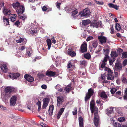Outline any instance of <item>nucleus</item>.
I'll return each mask as SVG.
<instances>
[{
  "mask_svg": "<svg viewBox=\"0 0 127 127\" xmlns=\"http://www.w3.org/2000/svg\"><path fill=\"white\" fill-rule=\"evenodd\" d=\"M90 108L92 113H94L95 117L94 119V124L96 127H97L98 123V116L97 115L98 113V108L95 105L94 101L92 100L90 103Z\"/></svg>",
  "mask_w": 127,
  "mask_h": 127,
  "instance_id": "f257e3e1",
  "label": "nucleus"
},
{
  "mask_svg": "<svg viewBox=\"0 0 127 127\" xmlns=\"http://www.w3.org/2000/svg\"><path fill=\"white\" fill-rule=\"evenodd\" d=\"M90 12L88 8L84 9L83 11L81 12L79 14V15L81 17H82L88 16L90 14Z\"/></svg>",
  "mask_w": 127,
  "mask_h": 127,
  "instance_id": "f03ea898",
  "label": "nucleus"
},
{
  "mask_svg": "<svg viewBox=\"0 0 127 127\" xmlns=\"http://www.w3.org/2000/svg\"><path fill=\"white\" fill-rule=\"evenodd\" d=\"M29 32L32 35H35L37 31L36 29L34 28V25L33 24L30 25L28 28Z\"/></svg>",
  "mask_w": 127,
  "mask_h": 127,
  "instance_id": "7ed1b4c3",
  "label": "nucleus"
},
{
  "mask_svg": "<svg viewBox=\"0 0 127 127\" xmlns=\"http://www.w3.org/2000/svg\"><path fill=\"white\" fill-rule=\"evenodd\" d=\"M70 10L68 11V12H71V17L73 19H75L77 17V14L78 13L77 10V9L74 8H70Z\"/></svg>",
  "mask_w": 127,
  "mask_h": 127,
  "instance_id": "20e7f679",
  "label": "nucleus"
},
{
  "mask_svg": "<svg viewBox=\"0 0 127 127\" xmlns=\"http://www.w3.org/2000/svg\"><path fill=\"white\" fill-rule=\"evenodd\" d=\"M94 92L92 88H90L88 90V94H86L85 98L86 101L90 98L93 95Z\"/></svg>",
  "mask_w": 127,
  "mask_h": 127,
  "instance_id": "39448f33",
  "label": "nucleus"
},
{
  "mask_svg": "<svg viewBox=\"0 0 127 127\" xmlns=\"http://www.w3.org/2000/svg\"><path fill=\"white\" fill-rule=\"evenodd\" d=\"M101 25V21H93L90 24L91 27L97 28L100 26Z\"/></svg>",
  "mask_w": 127,
  "mask_h": 127,
  "instance_id": "423d86ee",
  "label": "nucleus"
},
{
  "mask_svg": "<svg viewBox=\"0 0 127 127\" xmlns=\"http://www.w3.org/2000/svg\"><path fill=\"white\" fill-rule=\"evenodd\" d=\"M64 97L62 96H60L57 98V106L58 107L60 106L62 102L64 101Z\"/></svg>",
  "mask_w": 127,
  "mask_h": 127,
  "instance_id": "0eeeda50",
  "label": "nucleus"
},
{
  "mask_svg": "<svg viewBox=\"0 0 127 127\" xmlns=\"http://www.w3.org/2000/svg\"><path fill=\"white\" fill-rule=\"evenodd\" d=\"M98 95L102 99L104 100L106 99L108 97L106 92L103 91H100Z\"/></svg>",
  "mask_w": 127,
  "mask_h": 127,
  "instance_id": "6e6552de",
  "label": "nucleus"
},
{
  "mask_svg": "<svg viewBox=\"0 0 127 127\" xmlns=\"http://www.w3.org/2000/svg\"><path fill=\"white\" fill-rule=\"evenodd\" d=\"M17 97L15 96H13L10 99V104L11 106H14L15 105L17 100Z\"/></svg>",
  "mask_w": 127,
  "mask_h": 127,
  "instance_id": "1a4fd4ad",
  "label": "nucleus"
},
{
  "mask_svg": "<svg viewBox=\"0 0 127 127\" xmlns=\"http://www.w3.org/2000/svg\"><path fill=\"white\" fill-rule=\"evenodd\" d=\"M98 38L101 44L105 43L107 39V38L106 37L102 35L98 36Z\"/></svg>",
  "mask_w": 127,
  "mask_h": 127,
  "instance_id": "9d476101",
  "label": "nucleus"
},
{
  "mask_svg": "<svg viewBox=\"0 0 127 127\" xmlns=\"http://www.w3.org/2000/svg\"><path fill=\"white\" fill-rule=\"evenodd\" d=\"M14 89L12 87L8 86L5 89V95L7 93H10L14 91Z\"/></svg>",
  "mask_w": 127,
  "mask_h": 127,
  "instance_id": "9b49d317",
  "label": "nucleus"
},
{
  "mask_svg": "<svg viewBox=\"0 0 127 127\" xmlns=\"http://www.w3.org/2000/svg\"><path fill=\"white\" fill-rule=\"evenodd\" d=\"M87 51V44L86 43H83L81 47L80 51L82 53H84L86 52Z\"/></svg>",
  "mask_w": 127,
  "mask_h": 127,
  "instance_id": "f8f14e48",
  "label": "nucleus"
},
{
  "mask_svg": "<svg viewBox=\"0 0 127 127\" xmlns=\"http://www.w3.org/2000/svg\"><path fill=\"white\" fill-rule=\"evenodd\" d=\"M16 10L17 14L23 13L25 10L24 7L23 5H21Z\"/></svg>",
  "mask_w": 127,
  "mask_h": 127,
  "instance_id": "ddd939ff",
  "label": "nucleus"
},
{
  "mask_svg": "<svg viewBox=\"0 0 127 127\" xmlns=\"http://www.w3.org/2000/svg\"><path fill=\"white\" fill-rule=\"evenodd\" d=\"M20 75L18 73H10L8 75V77H9L12 79H14L18 77Z\"/></svg>",
  "mask_w": 127,
  "mask_h": 127,
  "instance_id": "4468645a",
  "label": "nucleus"
},
{
  "mask_svg": "<svg viewBox=\"0 0 127 127\" xmlns=\"http://www.w3.org/2000/svg\"><path fill=\"white\" fill-rule=\"evenodd\" d=\"M107 60L108 59L104 58L103 60L102 61V62H101V65L100 67L99 68L100 70H102L103 68L105 67Z\"/></svg>",
  "mask_w": 127,
  "mask_h": 127,
  "instance_id": "2eb2a0df",
  "label": "nucleus"
},
{
  "mask_svg": "<svg viewBox=\"0 0 127 127\" xmlns=\"http://www.w3.org/2000/svg\"><path fill=\"white\" fill-rule=\"evenodd\" d=\"M24 78L27 81L29 82H32L34 80L33 77L28 74L25 75L24 76Z\"/></svg>",
  "mask_w": 127,
  "mask_h": 127,
  "instance_id": "dca6fc26",
  "label": "nucleus"
},
{
  "mask_svg": "<svg viewBox=\"0 0 127 127\" xmlns=\"http://www.w3.org/2000/svg\"><path fill=\"white\" fill-rule=\"evenodd\" d=\"M68 54V55L72 57H74L76 55V53L73 51L72 49L69 48L67 51Z\"/></svg>",
  "mask_w": 127,
  "mask_h": 127,
  "instance_id": "f3484780",
  "label": "nucleus"
},
{
  "mask_svg": "<svg viewBox=\"0 0 127 127\" xmlns=\"http://www.w3.org/2000/svg\"><path fill=\"white\" fill-rule=\"evenodd\" d=\"M103 50L104 54L105 55L104 58L108 59L109 58V56L108 55L109 52V49H103Z\"/></svg>",
  "mask_w": 127,
  "mask_h": 127,
  "instance_id": "a211bd4d",
  "label": "nucleus"
},
{
  "mask_svg": "<svg viewBox=\"0 0 127 127\" xmlns=\"http://www.w3.org/2000/svg\"><path fill=\"white\" fill-rule=\"evenodd\" d=\"M49 103L48 99L47 98H45L43 99V104L42 106L43 109H45Z\"/></svg>",
  "mask_w": 127,
  "mask_h": 127,
  "instance_id": "6ab92c4d",
  "label": "nucleus"
},
{
  "mask_svg": "<svg viewBox=\"0 0 127 127\" xmlns=\"http://www.w3.org/2000/svg\"><path fill=\"white\" fill-rule=\"evenodd\" d=\"M56 74L55 72H53L51 71L48 70L46 72V74L49 76H53Z\"/></svg>",
  "mask_w": 127,
  "mask_h": 127,
  "instance_id": "aec40b11",
  "label": "nucleus"
},
{
  "mask_svg": "<svg viewBox=\"0 0 127 127\" xmlns=\"http://www.w3.org/2000/svg\"><path fill=\"white\" fill-rule=\"evenodd\" d=\"M64 109L63 108H61L58 112L57 115V119H60L61 115L64 110Z\"/></svg>",
  "mask_w": 127,
  "mask_h": 127,
  "instance_id": "412c9836",
  "label": "nucleus"
},
{
  "mask_svg": "<svg viewBox=\"0 0 127 127\" xmlns=\"http://www.w3.org/2000/svg\"><path fill=\"white\" fill-rule=\"evenodd\" d=\"M114 107H111L110 108H108L107 110V114L109 116V115L113 113L114 111L113 109Z\"/></svg>",
  "mask_w": 127,
  "mask_h": 127,
  "instance_id": "4be33fe9",
  "label": "nucleus"
},
{
  "mask_svg": "<svg viewBox=\"0 0 127 127\" xmlns=\"http://www.w3.org/2000/svg\"><path fill=\"white\" fill-rule=\"evenodd\" d=\"M12 6L15 9H16L21 5L20 3L17 2L13 3Z\"/></svg>",
  "mask_w": 127,
  "mask_h": 127,
  "instance_id": "5701e85b",
  "label": "nucleus"
},
{
  "mask_svg": "<svg viewBox=\"0 0 127 127\" xmlns=\"http://www.w3.org/2000/svg\"><path fill=\"white\" fill-rule=\"evenodd\" d=\"M0 68L4 72L6 73L7 70V68L5 64H3L0 65Z\"/></svg>",
  "mask_w": 127,
  "mask_h": 127,
  "instance_id": "b1692460",
  "label": "nucleus"
},
{
  "mask_svg": "<svg viewBox=\"0 0 127 127\" xmlns=\"http://www.w3.org/2000/svg\"><path fill=\"white\" fill-rule=\"evenodd\" d=\"M113 74H107L106 76L108 80H113L114 79V76Z\"/></svg>",
  "mask_w": 127,
  "mask_h": 127,
  "instance_id": "393cba45",
  "label": "nucleus"
},
{
  "mask_svg": "<svg viewBox=\"0 0 127 127\" xmlns=\"http://www.w3.org/2000/svg\"><path fill=\"white\" fill-rule=\"evenodd\" d=\"M108 6L110 8H114L116 10H118L119 6H117L116 5H114L111 3H109L108 4Z\"/></svg>",
  "mask_w": 127,
  "mask_h": 127,
  "instance_id": "a878e982",
  "label": "nucleus"
},
{
  "mask_svg": "<svg viewBox=\"0 0 127 127\" xmlns=\"http://www.w3.org/2000/svg\"><path fill=\"white\" fill-rule=\"evenodd\" d=\"M71 85L69 84L64 88V90H65L66 93H68L71 90Z\"/></svg>",
  "mask_w": 127,
  "mask_h": 127,
  "instance_id": "bb28decb",
  "label": "nucleus"
},
{
  "mask_svg": "<svg viewBox=\"0 0 127 127\" xmlns=\"http://www.w3.org/2000/svg\"><path fill=\"white\" fill-rule=\"evenodd\" d=\"M122 65L120 63H117L115 64V70H121L122 69Z\"/></svg>",
  "mask_w": 127,
  "mask_h": 127,
  "instance_id": "cd10ccee",
  "label": "nucleus"
},
{
  "mask_svg": "<svg viewBox=\"0 0 127 127\" xmlns=\"http://www.w3.org/2000/svg\"><path fill=\"white\" fill-rule=\"evenodd\" d=\"M83 119L81 117H80L79 118V122L80 127H83Z\"/></svg>",
  "mask_w": 127,
  "mask_h": 127,
  "instance_id": "c85d7f7f",
  "label": "nucleus"
},
{
  "mask_svg": "<svg viewBox=\"0 0 127 127\" xmlns=\"http://www.w3.org/2000/svg\"><path fill=\"white\" fill-rule=\"evenodd\" d=\"M11 11L10 9H4L3 11V13L5 15H9L11 13Z\"/></svg>",
  "mask_w": 127,
  "mask_h": 127,
  "instance_id": "c756f323",
  "label": "nucleus"
},
{
  "mask_svg": "<svg viewBox=\"0 0 127 127\" xmlns=\"http://www.w3.org/2000/svg\"><path fill=\"white\" fill-rule=\"evenodd\" d=\"M53 109L54 106L53 105L50 106H49L48 111L49 113V115L51 116L52 115Z\"/></svg>",
  "mask_w": 127,
  "mask_h": 127,
  "instance_id": "7c9ffc66",
  "label": "nucleus"
},
{
  "mask_svg": "<svg viewBox=\"0 0 127 127\" xmlns=\"http://www.w3.org/2000/svg\"><path fill=\"white\" fill-rule=\"evenodd\" d=\"M3 19L4 24L6 25H9V19L8 18H6L4 16H3Z\"/></svg>",
  "mask_w": 127,
  "mask_h": 127,
  "instance_id": "2f4dec72",
  "label": "nucleus"
},
{
  "mask_svg": "<svg viewBox=\"0 0 127 127\" xmlns=\"http://www.w3.org/2000/svg\"><path fill=\"white\" fill-rule=\"evenodd\" d=\"M90 20L89 19L84 20L82 21V25H83L85 26L90 23Z\"/></svg>",
  "mask_w": 127,
  "mask_h": 127,
  "instance_id": "473e14b6",
  "label": "nucleus"
},
{
  "mask_svg": "<svg viewBox=\"0 0 127 127\" xmlns=\"http://www.w3.org/2000/svg\"><path fill=\"white\" fill-rule=\"evenodd\" d=\"M47 44L48 46V50H49L50 48L51 45V40L50 39H47L46 40Z\"/></svg>",
  "mask_w": 127,
  "mask_h": 127,
  "instance_id": "72a5a7b5",
  "label": "nucleus"
},
{
  "mask_svg": "<svg viewBox=\"0 0 127 127\" xmlns=\"http://www.w3.org/2000/svg\"><path fill=\"white\" fill-rule=\"evenodd\" d=\"M111 55L112 57L114 58L117 57L118 55L116 51H112L111 53Z\"/></svg>",
  "mask_w": 127,
  "mask_h": 127,
  "instance_id": "f704fd0d",
  "label": "nucleus"
},
{
  "mask_svg": "<svg viewBox=\"0 0 127 127\" xmlns=\"http://www.w3.org/2000/svg\"><path fill=\"white\" fill-rule=\"evenodd\" d=\"M75 66L72 64V63L70 62H69L68 63L67 65V68H70L72 67L73 68Z\"/></svg>",
  "mask_w": 127,
  "mask_h": 127,
  "instance_id": "c9c22d12",
  "label": "nucleus"
},
{
  "mask_svg": "<svg viewBox=\"0 0 127 127\" xmlns=\"http://www.w3.org/2000/svg\"><path fill=\"white\" fill-rule=\"evenodd\" d=\"M92 45L93 47L94 48H96L98 45V43L96 41H92Z\"/></svg>",
  "mask_w": 127,
  "mask_h": 127,
  "instance_id": "e433bc0d",
  "label": "nucleus"
},
{
  "mask_svg": "<svg viewBox=\"0 0 127 127\" xmlns=\"http://www.w3.org/2000/svg\"><path fill=\"white\" fill-rule=\"evenodd\" d=\"M118 121L120 122H124L126 120L125 118L124 117H119L118 119Z\"/></svg>",
  "mask_w": 127,
  "mask_h": 127,
  "instance_id": "4c0bfd02",
  "label": "nucleus"
},
{
  "mask_svg": "<svg viewBox=\"0 0 127 127\" xmlns=\"http://www.w3.org/2000/svg\"><path fill=\"white\" fill-rule=\"evenodd\" d=\"M19 17L20 19H22L23 20H24L27 18L26 15L23 14L21 15H19Z\"/></svg>",
  "mask_w": 127,
  "mask_h": 127,
  "instance_id": "58836bf2",
  "label": "nucleus"
},
{
  "mask_svg": "<svg viewBox=\"0 0 127 127\" xmlns=\"http://www.w3.org/2000/svg\"><path fill=\"white\" fill-rule=\"evenodd\" d=\"M84 57L87 59H89L91 58V55L90 54L87 53L84 55Z\"/></svg>",
  "mask_w": 127,
  "mask_h": 127,
  "instance_id": "ea45409f",
  "label": "nucleus"
},
{
  "mask_svg": "<svg viewBox=\"0 0 127 127\" xmlns=\"http://www.w3.org/2000/svg\"><path fill=\"white\" fill-rule=\"evenodd\" d=\"M80 64L81 65L85 66L87 64V62L84 60L80 61Z\"/></svg>",
  "mask_w": 127,
  "mask_h": 127,
  "instance_id": "a19ab883",
  "label": "nucleus"
},
{
  "mask_svg": "<svg viewBox=\"0 0 127 127\" xmlns=\"http://www.w3.org/2000/svg\"><path fill=\"white\" fill-rule=\"evenodd\" d=\"M13 16L14 17V18L13 17H11L10 18V19L11 20V21L12 22H14L16 20V18L17 17V15L16 14H14Z\"/></svg>",
  "mask_w": 127,
  "mask_h": 127,
  "instance_id": "79ce46f5",
  "label": "nucleus"
},
{
  "mask_svg": "<svg viewBox=\"0 0 127 127\" xmlns=\"http://www.w3.org/2000/svg\"><path fill=\"white\" fill-rule=\"evenodd\" d=\"M115 27L116 30L117 31H119L121 29V26L118 23L116 24Z\"/></svg>",
  "mask_w": 127,
  "mask_h": 127,
  "instance_id": "37998d69",
  "label": "nucleus"
},
{
  "mask_svg": "<svg viewBox=\"0 0 127 127\" xmlns=\"http://www.w3.org/2000/svg\"><path fill=\"white\" fill-rule=\"evenodd\" d=\"M127 57V52H123L122 54V58H126Z\"/></svg>",
  "mask_w": 127,
  "mask_h": 127,
  "instance_id": "c03bdc74",
  "label": "nucleus"
},
{
  "mask_svg": "<svg viewBox=\"0 0 127 127\" xmlns=\"http://www.w3.org/2000/svg\"><path fill=\"white\" fill-rule=\"evenodd\" d=\"M36 104L38 106V110L39 111L41 109V102L39 101H38L37 103Z\"/></svg>",
  "mask_w": 127,
  "mask_h": 127,
  "instance_id": "a18cd8bd",
  "label": "nucleus"
},
{
  "mask_svg": "<svg viewBox=\"0 0 127 127\" xmlns=\"http://www.w3.org/2000/svg\"><path fill=\"white\" fill-rule=\"evenodd\" d=\"M113 125L115 127H121V124L117 122L114 123Z\"/></svg>",
  "mask_w": 127,
  "mask_h": 127,
  "instance_id": "49530a36",
  "label": "nucleus"
},
{
  "mask_svg": "<svg viewBox=\"0 0 127 127\" xmlns=\"http://www.w3.org/2000/svg\"><path fill=\"white\" fill-rule=\"evenodd\" d=\"M125 95H124V99L127 101V88H126L125 91Z\"/></svg>",
  "mask_w": 127,
  "mask_h": 127,
  "instance_id": "de8ad7c7",
  "label": "nucleus"
},
{
  "mask_svg": "<svg viewBox=\"0 0 127 127\" xmlns=\"http://www.w3.org/2000/svg\"><path fill=\"white\" fill-rule=\"evenodd\" d=\"M117 91V89L115 88H112L111 89L110 92L111 94H113L114 93Z\"/></svg>",
  "mask_w": 127,
  "mask_h": 127,
  "instance_id": "09e8293b",
  "label": "nucleus"
},
{
  "mask_svg": "<svg viewBox=\"0 0 127 127\" xmlns=\"http://www.w3.org/2000/svg\"><path fill=\"white\" fill-rule=\"evenodd\" d=\"M24 38H20V39L16 40V42L18 43H20L24 41Z\"/></svg>",
  "mask_w": 127,
  "mask_h": 127,
  "instance_id": "8fccbe9b",
  "label": "nucleus"
},
{
  "mask_svg": "<svg viewBox=\"0 0 127 127\" xmlns=\"http://www.w3.org/2000/svg\"><path fill=\"white\" fill-rule=\"evenodd\" d=\"M122 81L123 83L125 84H126L127 83V80L126 78L125 77L123 78Z\"/></svg>",
  "mask_w": 127,
  "mask_h": 127,
  "instance_id": "3c124183",
  "label": "nucleus"
},
{
  "mask_svg": "<svg viewBox=\"0 0 127 127\" xmlns=\"http://www.w3.org/2000/svg\"><path fill=\"white\" fill-rule=\"evenodd\" d=\"M121 91H119L118 92H117L115 94V96L116 97H117L118 95H120L121 94Z\"/></svg>",
  "mask_w": 127,
  "mask_h": 127,
  "instance_id": "603ef678",
  "label": "nucleus"
},
{
  "mask_svg": "<svg viewBox=\"0 0 127 127\" xmlns=\"http://www.w3.org/2000/svg\"><path fill=\"white\" fill-rule=\"evenodd\" d=\"M77 113V109L76 108H75L74 110L73 111V115H75Z\"/></svg>",
  "mask_w": 127,
  "mask_h": 127,
  "instance_id": "864d4df0",
  "label": "nucleus"
},
{
  "mask_svg": "<svg viewBox=\"0 0 127 127\" xmlns=\"http://www.w3.org/2000/svg\"><path fill=\"white\" fill-rule=\"evenodd\" d=\"M93 39V36H89L88 37L86 40L87 41H89L90 40L92 39Z\"/></svg>",
  "mask_w": 127,
  "mask_h": 127,
  "instance_id": "5fc2aeb1",
  "label": "nucleus"
},
{
  "mask_svg": "<svg viewBox=\"0 0 127 127\" xmlns=\"http://www.w3.org/2000/svg\"><path fill=\"white\" fill-rule=\"evenodd\" d=\"M56 7L57 8H59V9L60 10V5H61V3H58V2H56Z\"/></svg>",
  "mask_w": 127,
  "mask_h": 127,
  "instance_id": "6e6d98bb",
  "label": "nucleus"
},
{
  "mask_svg": "<svg viewBox=\"0 0 127 127\" xmlns=\"http://www.w3.org/2000/svg\"><path fill=\"white\" fill-rule=\"evenodd\" d=\"M20 22L19 21H17L14 23V25L17 26L18 27L20 24Z\"/></svg>",
  "mask_w": 127,
  "mask_h": 127,
  "instance_id": "4d7b16f0",
  "label": "nucleus"
},
{
  "mask_svg": "<svg viewBox=\"0 0 127 127\" xmlns=\"http://www.w3.org/2000/svg\"><path fill=\"white\" fill-rule=\"evenodd\" d=\"M95 2L97 3V4L100 5H102L103 4V2H102L97 1H96V0H95Z\"/></svg>",
  "mask_w": 127,
  "mask_h": 127,
  "instance_id": "13d9d810",
  "label": "nucleus"
},
{
  "mask_svg": "<svg viewBox=\"0 0 127 127\" xmlns=\"http://www.w3.org/2000/svg\"><path fill=\"white\" fill-rule=\"evenodd\" d=\"M127 64V59L125 60L123 62V64L124 66H125Z\"/></svg>",
  "mask_w": 127,
  "mask_h": 127,
  "instance_id": "bf43d9fd",
  "label": "nucleus"
},
{
  "mask_svg": "<svg viewBox=\"0 0 127 127\" xmlns=\"http://www.w3.org/2000/svg\"><path fill=\"white\" fill-rule=\"evenodd\" d=\"M0 108L2 109H3L4 110H6V108L3 105H0Z\"/></svg>",
  "mask_w": 127,
  "mask_h": 127,
  "instance_id": "052dcab7",
  "label": "nucleus"
},
{
  "mask_svg": "<svg viewBox=\"0 0 127 127\" xmlns=\"http://www.w3.org/2000/svg\"><path fill=\"white\" fill-rule=\"evenodd\" d=\"M42 10L43 11H46L47 9V8L46 6H44L42 7Z\"/></svg>",
  "mask_w": 127,
  "mask_h": 127,
  "instance_id": "680f3d73",
  "label": "nucleus"
},
{
  "mask_svg": "<svg viewBox=\"0 0 127 127\" xmlns=\"http://www.w3.org/2000/svg\"><path fill=\"white\" fill-rule=\"evenodd\" d=\"M41 88L43 89H45L47 88V86L45 85H43L41 86Z\"/></svg>",
  "mask_w": 127,
  "mask_h": 127,
  "instance_id": "e2e57ef3",
  "label": "nucleus"
},
{
  "mask_svg": "<svg viewBox=\"0 0 127 127\" xmlns=\"http://www.w3.org/2000/svg\"><path fill=\"white\" fill-rule=\"evenodd\" d=\"M61 87V86L60 85L57 84L56 86H55V88L56 89H58L60 88Z\"/></svg>",
  "mask_w": 127,
  "mask_h": 127,
  "instance_id": "0e129e2a",
  "label": "nucleus"
},
{
  "mask_svg": "<svg viewBox=\"0 0 127 127\" xmlns=\"http://www.w3.org/2000/svg\"><path fill=\"white\" fill-rule=\"evenodd\" d=\"M52 43H54V44H55L56 42V41L55 40L54 37V36H53L52 38Z\"/></svg>",
  "mask_w": 127,
  "mask_h": 127,
  "instance_id": "69168bd1",
  "label": "nucleus"
},
{
  "mask_svg": "<svg viewBox=\"0 0 127 127\" xmlns=\"http://www.w3.org/2000/svg\"><path fill=\"white\" fill-rule=\"evenodd\" d=\"M113 61H114L112 60H109V62L110 65H112L113 64Z\"/></svg>",
  "mask_w": 127,
  "mask_h": 127,
  "instance_id": "338daca9",
  "label": "nucleus"
},
{
  "mask_svg": "<svg viewBox=\"0 0 127 127\" xmlns=\"http://www.w3.org/2000/svg\"><path fill=\"white\" fill-rule=\"evenodd\" d=\"M41 125L42 127H47V126L44 124L42 123Z\"/></svg>",
  "mask_w": 127,
  "mask_h": 127,
  "instance_id": "774afa93",
  "label": "nucleus"
}]
</instances>
